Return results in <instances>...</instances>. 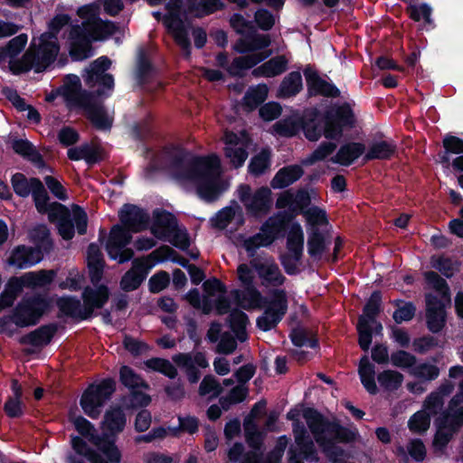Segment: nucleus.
<instances>
[{
	"instance_id": "obj_1",
	"label": "nucleus",
	"mask_w": 463,
	"mask_h": 463,
	"mask_svg": "<svg viewBox=\"0 0 463 463\" xmlns=\"http://www.w3.org/2000/svg\"><path fill=\"white\" fill-rule=\"evenodd\" d=\"M174 171L177 178L195 183L197 194L203 200L211 203L219 197L221 161L216 155L194 157L185 153L175 165Z\"/></svg>"
},
{
	"instance_id": "obj_2",
	"label": "nucleus",
	"mask_w": 463,
	"mask_h": 463,
	"mask_svg": "<svg viewBox=\"0 0 463 463\" xmlns=\"http://www.w3.org/2000/svg\"><path fill=\"white\" fill-rule=\"evenodd\" d=\"M77 14L83 19L81 25L71 28L70 54L78 61H82L91 55L92 41H103L118 31V26L110 21H103L98 16L97 7L84 5L78 9Z\"/></svg>"
},
{
	"instance_id": "obj_3",
	"label": "nucleus",
	"mask_w": 463,
	"mask_h": 463,
	"mask_svg": "<svg viewBox=\"0 0 463 463\" xmlns=\"http://www.w3.org/2000/svg\"><path fill=\"white\" fill-rule=\"evenodd\" d=\"M60 93L68 107L82 109L84 115L97 128L107 129L111 127L112 119L107 116L101 104L93 94L81 90L79 77H68L60 89Z\"/></svg>"
},
{
	"instance_id": "obj_4",
	"label": "nucleus",
	"mask_w": 463,
	"mask_h": 463,
	"mask_svg": "<svg viewBox=\"0 0 463 463\" xmlns=\"http://www.w3.org/2000/svg\"><path fill=\"white\" fill-rule=\"evenodd\" d=\"M60 44L57 36L43 33L33 39L31 45L20 60L9 61L14 73H21L33 69L36 72L45 71L57 58Z\"/></svg>"
},
{
	"instance_id": "obj_5",
	"label": "nucleus",
	"mask_w": 463,
	"mask_h": 463,
	"mask_svg": "<svg viewBox=\"0 0 463 463\" xmlns=\"http://www.w3.org/2000/svg\"><path fill=\"white\" fill-rule=\"evenodd\" d=\"M304 418L318 444H324L325 440L348 443L355 439V431L325 420L317 411H307Z\"/></svg>"
},
{
	"instance_id": "obj_6",
	"label": "nucleus",
	"mask_w": 463,
	"mask_h": 463,
	"mask_svg": "<svg viewBox=\"0 0 463 463\" xmlns=\"http://www.w3.org/2000/svg\"><path fill=\"white\" fill-rule=\"evenodd\" d=\"M382 298L379 292H373L364 307L363 315L358 318L357 332L358 343L364 351H367L372 344V334H380L383 326L376 321L381 311Z\"/></svg>"
},
{
	"instance_id": "obj_7",
	"label": "nucleus",
	"mask_w": 463,
	"mask_h": 463,
	"mask_svg": "<svg viewBox=\"0 0 463 463\" xmlns=\"http://www.w3.org/2000/svg\"><path fill=\"white\" fill-rule=\"evenodd\" d=\"M72 217L78 232L84 234L87 230V214L79 206L72 205L71 213L64 205L54 203L52 208V213H50V219H55L58 221L59 233L64 240H71L74 235L73 223L71 218Z\"/></svg>"
},
{
	"instance_id": "obj_8",
	"label": "nucleus",
	"mask_w": 463,
	"mask_h": 463,
	"mask_svg": "<svg viewBox=\"0 0 463 463\" xmlns=\"http://www.w3.org/2000/svg\"><path fill=\"white\" fill-rule=\"evenodd\" d=\"M115 392V382L111 379L103 380L100 383L90 385L82 394L80 405L84 412L96 419L100 414V408Z\"/></svg>"
},
{
	"instance_id": "obj_9",
	"label": "nucleus",
	"mask_w": 463,
	"mask_h": 463,
	"mask_svg": "<svg viewBox=\"0 0 463 463\" xmlns=\"http://www.w3.org/2000/svg\"><path fill=\"white\" fill-rule=\"evenodd\" d=\"M287 222L284 213H278L269 217L261 226L260 232L246 239L243 247L250 255L260 247L270 245L279 233L285 229Z\"/></svg>"
},
{
	"instance_id": "obj_10",
	"label": "nucleus",
	"mask_w": 463,
	"mask_h": 463,
	"mask_svg": "<svg viewBox=\"0 0 463 463\" xmlns=\"http://www.w3.org/2000/svg\"><path fill=\"white\" fill-rule=\"evenodd\" d=\"M239 198L246 210L254 216L266 214L272 205L271 191L268 187H260L252 192L249 185H241Z\"/></svg>"
},
{
	"instance_id": "obj_11",
	"label": "nucleus",
	"mask_w": 463,
	"mask_h": 463,
	"mask_svg": "<svg viewBox=\"0 0 463 463\" xmlns=\"http://www.w3.org/2000/svg\"><path fill=\"white\" fill-rule=\"evenodd\" d=\"M47 306L45 299L40 297L24 299L15 307L12 320L20 327L33 326L45 312Z\"/></svg>"
},
{
	"instance_id": "obj_12",
	"label": "nucleus",
	"mask_w": 463,
	"mask_h": 463,
	"mask_svg": "<svg viewBox=\"0 0 463 463\" xmlns=\"http://www.w3.org/2000/svg\"><path fill=\"white\" fill-rule=\"evenodd\" d=\"M173 362L184 371L187 380L195 383L201 377L199 369L209 366L206 355L203 352L179 353L172 356Z\"/></svg>"
},
{
	"instance_id": "obj_13",
	"label": "nucleus",
	"mask_w": 463,
	"mask_h": 463,
	"mask_svg": "<svg viewBox=\"0 0 463 463\" xmlns=\"http://www.w3.org/2000/svg\"><path fill=\"white\" fill-rule=\"evenodd\" d=\"M131 241L129 231L120 226L112 228L109 240L107 241L106 250L112 259H118V262L123 263L132 259L134 256L133 250L125 248Z\"/></svg>"
},
{
	"instance_id": "obj_14",
	"label": "nucleus",
	"mask_w": 463,
	"mask_h": 463,
	"mask_svg": "<svg viewBox=\"0 0 463 463\" xmlns=\"http://www.w3.org/2000/svg\"><path fill=\"white\" fill-rule=\"evenodd\" d=\"M251 267L257 272L264 286H280L285 281L278 264L271 258L258 256L250 260Z\"/></svg>"
},
{
	"instance_id": "obj_15",
	"label": "nucleus",
	"mask_w": 463,
	"mask_h": 463,
	"mask_svg": "<svg viewBox=\"0 0 463 463\" xmlns=\"http://www.w3.org/2000/svg\"><path fill=\"white\" fill-rule=\"evenodd\" d=\"M223 140L225 156L230 160L231 165L235 168L241 166L248 157L247 137L244 134L239 137L235 133L225 131Z\"/></svg>"
},
{
	"instance_id": "obj_16",
	"label": "nucleus",
	"mask_w": 463,
	"mask_h": 463,
	"mask_svg": "<svg viewBox=\"0 0 463 463\" xmlns=\"http://www.w3.org/2000/svg\"><path fill=\"white\" fill-rule=\"evenodd\" d=\"M181 0H171L168 4L170 10L167 18V26L171 30L175 41L183 49L186 57L190 54V41L187 36L183 21L178 17Z\"/></svg>"
},
{
	"instance_id": "obj_17",
	"label": "nucleus",
	"mask_w": 463,
	"mask_h": 463,
	"mask_svg": "<svg viewBox=\"0 0 463 463\" xmlns=\"http://www.w3.org/2000/svg\"><path fill=\"white\" fill-rule=\"evenodd\" d=\"M449 303L439 301L438 297L433 294L426 296V322L428 328L432 333H438L445 326V306Z\"/></svg>"
},
{
	"instance_id": "obj_18",
	"label": "nucleus",
	"mask_w": 463,
	"mask_h": 463,
	"mask_svg": "<svg viewBox=\"0 0 463 463\" xmlns=\"http://www.w3.org/2000/svg\"><path fill=\"white\" fill-rule=\"evenodd\" d=\"M119 220L128 231L138 232L146 229L149 216L135 205H125L119 213Z\"/></svg>"
},
{
	"instance_id": "obj_19",
	"label": "nucleus",
	"mask_w": 463,
	"mask_h": 463,
	"mask_svg": "<svg viewBox=\"0 0 463 463\" xmlns=\"http://www.w3.org/2000/svg\"><path fill=\"white\" fill-rule=\"evenodd\" d=\"M43 257L40 248L20 245L14 249L8 261L11 265L23 269L39 262Z\"/></svg>"
},
{
	"instance_id": "obj_20",
	"label": "nucleus",
	"mask_w": 463,
	"mask_h": 463,
	"mask_svg": "<svg viewBox=\"0 0 463 463\" xmlns=\"http://www.w3.org/2000/svg\"><path fill=\"white\" fill-rule=\"evenodd\" d=\"M109 297V291L106 286H99L97 288H86L82 293V299L87 318L92 315L94 309L101 308Z\"/></svg>"
},
{
	"instance_id": "obj_21",
	"label": "nucleus",
	"mask_w": 463,
	"mask_h": 463,
	"mask_svg": "<svg viewBox=\"0 0 463 463\" xmlns=\"http://www.w3.org/2000/svg\"><path fill=\"white\" fill-rule=\"evenodd\" d=\"M454 388L455 386L451 382L442 383L435 392H430L426 397L422 411H425L430 416L438 414L443 408L444 397L449 395Z\"/></svg>"
},
{
	"instance_id": "obj_22",
	"label": "nucleus",
	"mask_w": 463,
	"mask_h": 463,
	"mask_svg": "<svg viewBox=\"0 0 463 463\" xmlns=\"http://www.w3.org/2000/svg\"><path fill=\"white\" fill-rule=\"evenodd\" d=\"M304 75L311 95H322L331 98L340 95V91L336 87L320 78L316 71L307 69L304 71Z\"/></svg>"
},
{
	"instance_id": "obj_23",
	"label": "nucleus",
	"mask_w": 463,
	"mask_h": 463,
	"mask_svg": "<svg viewBox=\"0 0 463 463\" xmlns=\"http://www.w3.org/2000/svg\"><path fill=\"white\" fill-rule=\"evenodd\" d=\"M271 54V51L253 52L244 56H239L232 60L228 66L227 71L232 76H242L245 70H249Z\"/></svg>"
},
{
	"instance_id": "obj_24",
	"label": "nucleus",
	"mask_w": 463,
	"mask_h": 463,
	"mask_svg": "<svg viewBox=\"0 0 463 463\" xmlns=\"http://www.w3.org/2000/svg\"><path fill=\"white\" fill-rule=\"evenodd\" d=\"M293 433L297 451L299 450V453L302 454L306 459L318 460L315 444L308 437L305 427L298 422L295 423Z\"/></svg>"
},
{
	"instance_id": "obj_25",
	"label": "nucleus",
	"mask_w": 463,
	"mask_h": 463,
	"mask_svg": "<svg viewBox=\"0 0 463 463\" xmlns=\"http://www.w3.org/2000/svg\"><path fill=\"white\" fill-rule=\"evenodd\" d=\"M176 229L175 217L168 213H155V219L150 228L151 232L159 240H166Z\"/></svg>"
},
{
	"instance_id": "obj_26",
	"label": "nucleus",
	"mask_w": 463,
	"mask_h": 463,
	"mask_svg": "<svg viewBox=\"0 0 463 463\" xmlns=\"http://www.w3.org/2000/svg\"><path fill=\"white\" fill-rule=\"evenodd\" d=\"M288 59L286 55H278L255 68L251 74L256 77L272 78L287 71Z\"/></svg>"
},
{
	"instance_id": "obj_27",
	"label": "nucleus",
	"mask_w": 463,
	"mask_h": 463,
	"mask_svg": "<svg viewBox=\"0 0 463 463\" xmlns=\"http://www.w3.org/2000/svg\"><path fill=\"white\" fill-rule=\"evenodd\" d=\"M67 156L70 160H85L87 164L93 165L102 159V151L94 144H82L70 148Z\"/></svg>"
},
{
	"instance_id": "obj_28",
	"label": "nucleus",
	"mask_w": 463,
	"mask_h": 463,
	"mask_svg": "<svg viewBox=\"0 0 463 463\" xmlns=\"http://www.w3.org/2000/svg\"><path fill=\"white\" fill-rule=\"evenodd\" d=\"M87 262L91 282L99 283L103 275L105 261L98 245L92 243L88 247Z\"/></svg>"
},
{
	"instance_id": "obj_29",
	"label": "nucleus",
	"mask_w": 463,
	"mask_h": 463,
	"mask_svg": "<svg viewBox=\"0 0 463 463\" xmlns=\"http://www.w3.org/2000/svg\"><path fill=\"white\" fill-rule=\"evenodd\" d=\"M364 150L365 146L361 143H348L342 146L330 161L342 165H349L364 154Z\"/></svg>"
},
{
	"instance_id": "obj_30",
	"label": "nucleus",
	"mask_w": 463,
	"mask_h": 463,
	"mask_svg": "<svg viewBox=\"0 0 463 463\" xmlns=\"http://www.w3.org/2000/svg\"><path fill=\"white\" fill-rule=\"evenodd\" d=\"M145 262L143 260L136 259L133 267L122 278L120 285L125 291H131L137 288L145 279Z\"/></svg>"
},
{
	"instance_id": "obj_31",
	"label": "nucleus",
	"mask_w": 463,
	"mask_h": 463,
	"mask_svg": "<svg viewBox=\"0 0 463 463\" xmlns=\"http://www.w3.org/2000/svg\"><path fill=\"white\" fill-rule=\"evenodd\" d=\"M55 276L53 270L41 269L34 272H27L18 278L22 288H42L49 285Z\"/></svg>"
},
{
	"instance_id": "obj_32",
	"label": "nucleus",
	"mask_w": 463,
	"mask_h": 463,
	"mask_svg": "<svg viewBox=\"0 0 463 463\" xmlns=\"http://www.w3.org/2000/svg\"><path fill=\"white\" fill-rule=\"evenodd\" d=\"M303 174V169L298 165L284 167L276 174L271 181V186L273 188H284L298 180Z\"/></svg>"
},
{
	"instance_id": "obj_33",
	"label": "nucleus",
	"mask_w": 463,
	"mask_h": 463,
	"mask_svg": "<svg viewBox=\"0 0 463 463\" xmlns=\"http://www.w3.org/2000/svg\"><path fill=\"white\" fill-rule=\"evenodd\" d=\"M126 425V417L120 408H112L104 415L103 430L114 435L123 430Z\"/></svg>"
},
{
	"instance_id": "obj_34",
	"label": "nucleus",
	"mask_w": 463,
	"mask_h": 463,
	"mask_svg": "<svg viewBox=\"0 0 463 463\" xmlns=\"http://www.w3.org/2000/svg\"><path fill=\"white\" fill-rule=\"evenodd\" d=\"M56 332V326H43L24 337V342L35 346L48 345Z\"/></svg>"
},
{
	"instance_id": "obj_35",
	"label": "nucleus",
	"mask_w": 463,
	"mask_h": 463,
	"mask_svg": "<svg viewBox=\"0 0 463 463\" xmlns=\"http://www.w3.org/2000/svg\"><path fill=\"white\" fill-rule=\"evenodd\" d=\"M236 299L239 306L245 309L260 308L262 303L260 292L253 286L246 287L242 292H237Z\"/></svg>"
},
{
	"instance_id": "obj_36",
	"label": "nucleus",
	"mask_w": 463,
	"mask_h": 463,
	"mask_svg": "<svg viewBox=\"0 0 463 463\" xmlns=\"http://www.w3.org/2000/svg\"><path fill=\"white\" fill-rule=\"evenodd\" d=\"M407 453L418 462L423 461L426 458V448L424 443L419 439H411L407 445L406 449L402 446L396 448V454L399 457L407 458Z\"/></svg>"
},
{
	"instance_id": "obj_37",
	"label": "nucleus",
	"mask_w": 463,
	"mask_h": 463,
	"mask_svg": "<svg viewBox=\"0 0 463 463\" xmlns=\"http://www.w3.org/2000/svg\"><path fill=\"white\" fill-rule=\"evenodd\" d=\"M358 372L364 388L370 393L375 394L378 389L374 381V366L369 362L366 356L361 359Z\"/></svg>"
},
{
	"instance_id": "obj_38",
	"label": "nucleus",
	"mask_w": 463,
	"mask_h": 463,
	"mask_svg": "<svg viewBox=\"0 0 463 463\" xmlns=\"http://www.w3.org/2000/svg\"><path fill=\"white\" fill-rule=\"evenodd\" d=\"M302 89L301 74L292 71L286 76L279 86V96L289 98L298 94Z\"/></svg>"
},
{
	"instance_id": "obj_39",
	"label": "nucleus",
	"mask_w": 463,
	"mask_h": 463,
	"mask_svg": "<svg viewBox=\"0 0 463 463\" xmlns=\"http://www.w3.org/2000/svg\"><path fill=\"white\" fill-rule=\"evenodd\" d=\"M458 430L450 416H448L447 424L439 427L435 434L433 447L438 449L445 448Z\"/></svg>"
},
{
	"instance_id": "obj_40",
	"label": "nucleus",
	"mask_w": 463,
	"mask_h": 463,
	"mask_svg": "<svg viewBox=\"0 0 463 463\" xmlns=\"http://www.w3.org/2000/svg\"><path fill=\"white\" fill-rule=\"evenodd\" d=\"M57 306L59 309L67 316L80 319L87 318L84 307L81 306L79 299L69 297L61 298L57 300Z\"/></svg>"
},
{
	"instance_id": "obj_41",
	"label": "nucleus",
	"mask_w": 463,
	"mask_h": 463,
	"mask_svg": "<svg viewBox=\"0 0 463 463\" xmlns=\"http://www.w3.org/2000/svg\"><path fill=\"white\" fill-rule=\"evenodd\" d=\"M427 282L436 290L434 296L439 301L450 302L449 288L447 282L438 273L428 271L424 274Z\"/></svg>"
},
{
	"instance_id": "obj_42",
	"label": "nucleus",
	"mask_w": 463,
	"mask_h": 463,
	"mask_svg": "<svg viewBox=\"0 0 463 463\" xmlns=\"http://www.w3.org/2000/svg\"><path fill=\"white\" fill-rule=\"evenodd\" d=\"M396 152V146L388 141H381L372 145L364 156L365 160L389 159Z\"/></svg>"
},
{
	"instance_id": "obj_43",
	"label": "nucleus",
	"mask_w": 463,
	"mask_h": 463,
	"mask_svg": "<svg viewBox=\"0 0 463 463\" xmlns=\"http://www.w3.org/2000/svg\"><path fill=\"white\" fill-rule=\"evenodd\" d=\"M268 96V87L265 84L250 89L243 98V107L247 111L253 110L261 104Z\"/></svg>"
},
{
	"instance_id": "obj_44",
	"label": "nucleus",
	"mask_w": 463,
	"mask_h": 463,
	"mask_svg": "<svg viewBox=\"0 0 463 463\" xmlns=\"http://www.w3.org/2000/svg\"><path fill=\"white\" fill-rule=\"evenodd\" d=\"M22 289L18 278L10 279L0 295V310L11 307Z\"/></svg>"
},
{
	"instance_id": "obj_45",
	"label": "nucleus",
	"mask_w": 463,
	"mask_h": 463,
	"mask_svg": "<svg viewBox=\"0 0 463 463\" xmlns=\"http://www.w3.org/2000/svg\"><path fill=\"white\" fill-rule=\"evenodd\" d=\"M230 326L232 330L236 335V337L241 342L247 339L246 326L248 324V317L246 314L240 310H233L229 317Z\"/></svg>"
},
{
	"instance_id": "obj_46",
	"label": "nucleus",
	"mask_w": 463,
	"mask_h": 463,
	"mask_svg": "<svg viewBox=\"0 0 463 463\" xmlns=\"http://www.w3.org/2000/svg\"><path fill=\"white\" fill-rule=\"evenodd\" d=\"M248 395V388L243 384L233 387L227 395L220 398L222 410L228 411L232 405L242 402Z\"/></svg>"
},
{
	"instance_id": "obj_47",
	"label": "nucleus",
	"mask_w": 463,
	"mask_h": 463,
	"mask_svg": "<svg viewBox=\"0 0 463 463\" xmlns=\"http://www.w3.org/2000/svg\"><path fill=\"white\" fill-rule=\"evenodd\" d=\"M430 426V416L425 411L415 412L408 421L409 430L417 435L424 434Z\"/></svg>"
},
{
	"instance_id": "obj_48",
	"label": "nucleus",
	"mask_w": 463,
	"mask_h": 463,
	"mask_svg": "<svg viewBox=\"0 0 463 463\" xmlns=\"http://www.w3.org/2000/svg\"><path fill=\"white\" fill-rule=\"evenodd\" d=\"M304 243V234L300 226L296 225L291 228L288 236V249L292 252L296 260H299Z\"/></svg>"
},
{
	"instance_id": "obj_49",
	"label": "nucleus",
	"mask_w": 463,
	"mask_h": 463,
	"mask_svg": "<svg viewBox=\"0 0 463 463\" xmlns=\"http://www.w3.org/2000/svg\"><path fill=\"white\" fill-rule=\"evenodd\" d=\"M35 184L34 189L32 192L33 201L35 203L36 209L39 213H52V204H49L48 194L41 181H33Z\"/></svg>"
},
{
	"instance_id": "obj_50",
	"label": "nucleus",
	"mask_w": 463,
	"mask_h": 463,
	"mask_svg": "<svg viewBox=\"0 0 463 463\" xmlns=\"http://www.w3.org/2000/svg\"><path fill=\"white\" fill-rule=\"evenodd\" d=\"M33 181H40L38 178L27 179L23 174L17 173L12 177V185L15 194L22 197H27L34 189Z\"/></svg>"
},
{
	"instance_id": "obj_51",
	"label": "nucleus",
	"mask_w": 463,
	"mask_h": 463,
	"mask_svg": "<svg viewBox=\"0 0 463 463\" xmlns=\"http://www.w3.org/2000/svg\"><path fill=\"white\" fill-rule=\"evenodd\" d=\"M380 385L387 391L397 390L403 382V375L393 370H385L378 374Z\"/></svg>"
},
{
	"instance_id": "obj_52",
	"label": "nucleus",
	"mask_w": 463,
	"mask_h": 463,
	"mask_svg": "<svg viewBox=\"0 0 463 463\" xmlns=\"http://www.w3.org/2000/svg\"><path fill=\"white\" fill-rule=\"evenodd\" d=\"M222 391V386L219 381L213 375L208 374L202 380L198 393L200 396L211 395V398H216Z\"/></svg>"
},
{
	"instance_id": "obj_53",
	"label": "nucleus",
	"mask_w": 463,
	"mask_h": 463,
	"mask_svg": "<svg viewBox=\"0 0 463 463\" xmlns=\"http://www.w3.org/2000/svg\"><path fill=\"white\" fill-rule=\"evenodd\" d=\"M317 112L306 114L301 120V128L305 137L310 141H317L321 137V131L318 124L316 123Z\"/></svg>"
},
{
	"instance_id": "obj_54",
	"label": "nucleus",
	"mask_w": 463,
	"mask_h": 463,
	"mask_svg": "<svg viewBox=\"0 0 463 463\" xmlns=\"http://www.w3.org/2000/svg\"><path fill=\"white\" fill-rule=\"evenodd\" d=\"M111 61L107 57H100L90 63V67L87 69V79L86 81L88 84H91L96 80L99 79L101 75H104V72L110 67Z\"/></svg>"
},
{
	"instance_id": "obj_55",
	"label": "nucleus",
	"mask_w": 463,
	"mask_h": 463,
	"mask_svg": "<svg viewBox=\"0 0 463 463\" xmlns=\"http://www.w3.org/2000/svg\"><path fill=\"white\" fill-rule=\"evenodd\" d=\"M148 368L162 373L169 378H175L177 376V370L175 365L168 360L163 358H152L146 362Z\"/></svg>"
},
{
	"instance_id": "obj_56",
	"label": "nucleus",
	"mask_w": 463,
	"mask_h": 463,
	"mask_svg": "<svg viewBox=\"0 0 463 463\" xmlns=\"http://www.w3.org/2000/svg\"><path fill=\"white\" fill-rule=\"evenodd\" d=\"M244 432L248 445L253 449V450L260 451L264 438L263 433L259 431L256 425L251 421H246L244 423Z\"/></svg>"
},
{
	"instance_id": "obj_57",
	"label": "nucleus",
	"mask_w": 463,
	"mask_h": 463,
	"mask_svg": "<svg viewBox=\"0 0 463 463\" xmlns=\"http://www.w3.org/2000/svg\"><path fill=\"white\" fill-rule=\"evenodd\" d=\"M120 381L125 386L132 390L137 388L148 389V385L128 366L121 367Z\"/></svg>"
},
{
	"instance_id": "obj_58",
	"label": "nucleus",
	"mask_w": 463,
	"mask_h": 463,
	"mask_svg": "<svg viewBox=\"0 0 463 463\" xmlns=\"http://www.w3.org/2000/svg\"><path fill=\"white\" fill-rule=\"evenodd\" d=\"M301 128V121L297 118H288L274 125L275 131L283 137H293Z\"/></svg>"
},
{
	"instance_id": "obj_59",
	"label": "nucleus",
	"mask_w": 463,
	"mask_h": 463,
	"mask_svg": "<svg viewBox=\"0 0 463 463\" xmlns=\"http://www.w3.org/2000/svg\"><path fill=\"white\" fill-rule=\"evenodd\" d=\"M410 373L416 378L431 381L439 376V369L434 364L423 363L412 367Z\"/></svg>"
},
{
	"instance_id": "obj_60",
	"label": "nucleus",
	"mask_w": 463,
	"mask_h": 463,
	"mask_svg": "<svg viewBox=\"0 0 463 463\" xmlns=\"http://www.w3.org/2000/svg\"><path fill=\"white\" fill-rule=\"evenodd\" d=\"M336 149V145L332 142H323L319 146L304 160L306 165H313L318 161L326 159L328 156L333 154Z\"/></svg>"
},
{
	"instance_id": "obj_61",
	"label": "nucleus",
	"mask_w": 463,
	"mask_h": 463,
	"mask_svg": "<svg viewBox=\"0 0 463 463\" xmlns=\"http://www.w3.org/2000/svg\"><path fill=\"white\" fill-rule=\"evenodd\" d=\"M307 246L308 253L315 258H320L323 252L326 250V243L325 238L317 231V229H315L312 232V234L307 241Z\"/></svg>"
},
{
	"instance_id": "obj_62",
	"label": "nucleus",
	"mask_w": 463,
	"mask_h": 463,
	"mask_svg": "<svg viewBox=\"0 0 463 463\" xmlns=\"http://www.w3.org/2000/svg\"><path fill=\"white\" fill-rule=\"evenodd\" d=\"M269 152L262 150L251 159L249 165L250 172L254 175H262L269 166Z\"/></svg>"
},
{
	"instance_id": "obj_63",
	"label": "nucleus",
	"mask_w": 463,
	"mask_h": 463,
	"mask_svg": "<svg viewBox=\"0 0 463 463\" xmlns=\"http://www.w3.org/2000/svg\"><path fill=\"white\" fill-rule=\"evenodd\" d=\"M12 147L15 153L24 156H28L33 162H39L42 160L41 156L37 153L34 146L27 140H14Z\"/></svg>"
},
{
	"instance_id": "obj_64",
	"label": "nucleus",
	"mask_w": 463,
	"mask_h": 463,
	"mask_svg": "<svg viewBox=\"0 0 463 463\" xmlns=\"http://www.w3.org/2000/svg\"><path fill=\"white\" fill-rule=\"evenodd\" d=\"M267 308L283 317L288 309V298L286 292L282 289L274 290L271 295V300Z\"/></svg>"
}]
</instances>
